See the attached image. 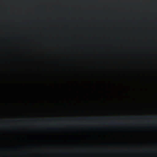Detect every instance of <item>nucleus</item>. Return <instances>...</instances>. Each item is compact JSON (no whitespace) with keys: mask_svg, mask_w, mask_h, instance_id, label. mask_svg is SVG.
I'll use <instances>...</instances> for the list:
<instances>
[{"mask_svg":"<svg viewBox=\"0 0 157 157\" xmlns=\"http://www.w3.org/2000/svg\"><path fill=\"white\" fill-rule=\"evenodd\" d=\"M149 117H157V116H146V118H148Z\"/></svg>","mask_w":157,"mask_h":157,"instance_id":"nucleus-1","label":"nucleus"},{"mask_svg":"<svg viewBox=\"0 0 157 157\" xmlns=\"http://www.w3.org/2000/svg\"><path fill=\"white\" fill-rule=\"evenodd\" d=\"M130 119L133 118V117H130Z\"/></svg>","mask_w":157,"mask_h":157,"instance_id":"nucleus-2","label":"nucleus"}]
</instances>
